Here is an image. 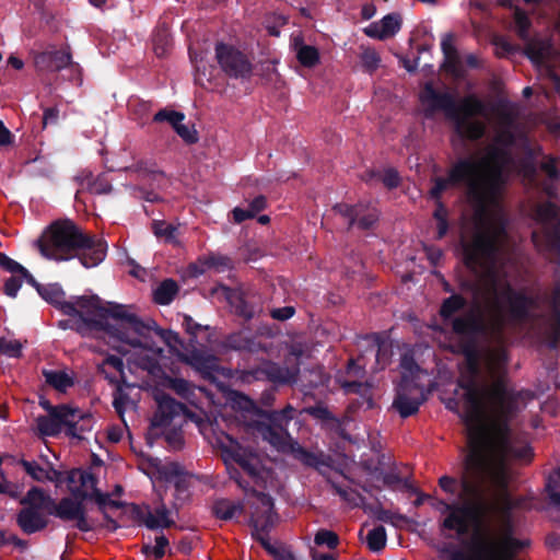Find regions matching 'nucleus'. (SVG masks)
<instances>
[{"mask_svg": "<svg viewBox=\"0 0 560 560\" xmlns=\"http://www.w3.org/2000/svg\"><path fill=\"white\" fill-rule=\"evenodd\" d=\"M509 237L503 223L486 230H476L469 238L462 237L459 246L464 265L472 272L482 271L489 284L491 300L489 302V323H485L472 311L455 316L465 310L468 300L460 293H452L441 303L439 315L444 324H451L452 331L457 336L490 334L502 339L508 325L534 323L540 319L538 298L528 294L524 289L514 288L510 281H499L497 265L504 244Z\"/></svg>", "mask_w": 560, "mask_h": 560, "instance_id": "f257e3e1", "label": "nucleus"}, {"mask_svg": "<svg viewBox=\"0 0 560 560\" xmlns=\"http://www.w3.org/2000/svg\"><path fill=\"white\" fill-rule=\"evenodd\" d=\"M481 352L464 355L459 370L457 387L463 390L460 401L465 411L460 416L468 436L469 451L466 454V466L476 471L488 468L489 442L487 398L502 400L505 388L501 380L488 382L481 373Z\"/></svg>", "mask_w": 560, "mask_h": 560, "instance_id": "f03ea898", "label": "nucleus"}, {"mask_svg": "<svg viewBox=\"0 0 560 560\" xmlns=\"http://www.w3.org/2000/svg\"><path fill=\"white\" fill-rule=\"evenodd\" d=\"M509 352L505 348H497L491 351L488 361V382L501 380L505 388L502 400L487 398L488 408V434L491 436L489 442V464L488 474L499 486L505 485V466L503 456L505 451H511L510 434L511 421L522 410V404L534 398V393L529 389H516L511 384L508 372Z\"/></svg>", "mask_w": 560, "mask_h": 560, "instance_id": "7ed1b4c3", "label": "nucleus"}, {"mask_svg": "<svg viewBox=\"0 0 560 560\" xmlns=\"http://www.w3.org/2000/svg\"><path fill=\"white\" fill-rule=\"evenodd\" d=\"M74 307L78 313L68 315L71 317L69 319L59 320L58 327L74 330L82 337L92 332H104L129 346H139L138 338L132 334L141 335L148 329L136 314L128 312L127 306L116 303L105 306L95 294L77 295Z\"/></svg>", "mask_w": 560, "mask_h": 560, "instance_id": "20e7f679", "label": "nucleus"}, {"mask_svg": "<svg viewBox=\"0 0 560 560\" xmlns=\"http://www.w3.org/2000/svg\"><path fill=\"white\" fill-rule=\"evenodd\" d=\"M36 243L45 258L56 261L78 258L85 268L98 266L108 247L104 238L84 233L71 220L52 223Z\"/></svg>", "mask_w": 560, "mask_h": 560, "instance_id": "39448f33", "label": "nucleus"}, {"mask_svg": "<svg viewBox=\"0 0 560 560\" xmlns=\"http://www.w3.org/2000/svg\"><path fill=\"white\" fill-rule=\"evenodd\" d=\"M510 451H505L503 456V463L505 466V485H497L488 474V468H482L478 471L468 468L466 466V456L463 460L464 476L460 480L463 492L476 500V503L471 506L455 503L451 510L446 513L447 516L443 520L441 526L444 529L456 530L459 535L467 533V518H480L487 511L483 497L485 492L488 491L492 494L500 495L504 494L509 490L511 481V471L508 463Z\"/></svg>", "mask_w": 560, "mask_h": 560, "instance_id": "423d86ee", "label": "nucleus"}, {"mask_svg": "<svg viewBox=\"0 0 560 560\" xmlns=\"http://www.w3.org/2000/svg\"><path fill=\"white\" fill-rule=\"evenodd\" d=\"M429 195L435 202L442 201V194L450 185H465L469 199L477 205H485L499 194L502 174L500 167H497L489 176H482L478 160L467 156L458 159L451 166L446 178L435 177Z\"/></svg>", "mask_w": 560, "mask_h": 560, "instance_id": "0eeeda50", "label": "nucleus"}, {"mask_svg": "<svg viewBox=\"0 0 560 560\" xmlns=\"http://www.w3.org/2000/svg\"><path fill=\"white\" fill-rule=\"evenodd\" d=\"M257 498L262 506V511L259 512L258 509H256L250 515L249 526L253 529V539L259 542L265 551L276 560H298L290 549L284 547L278 548L270 542L269 533L278 518V514L275 511L273 498L265 492H257Z\"/></svg>", "mask_w": 560, "mask_h": 560, "instance_id": "6e6552de", "label": "nucleus"}, {"mask_svg": "<svg viewBox=\"0 0 560 560\" xmlns=\"http://www.w3.org/2000/svg\"><path fill=\"white\" fill-rule=\"evenodd\" d=\"M486 110V103L475 94L466 95L459 102L456 101V113L459 120L451 119L456 135L469 141L482 139L486 135V125L471 118L477 115H485Z\"/></svg>", "mask_w": 560, "mask_h": 560, "instance_id": "1a4fd4ad", "label": "nucleus"}, {"mask_svg": "<svg viewBox=\"0 0 560 560\" xmlns=\"http://www.w3.org/2000/svg\"><path fill=\"white\" fill-rule=\"evenodd\" d=\"M536 219L542 226V250L552 264L560 266V206L552 201L540 203Z\"/></svg>", "mask_w": 560, "mask_h": 560, "instance_id": "9d476101", "label": "nucleus"}, {"mask_svg": "<svg viewBox=\"0 0 560 560\" xmlns=\"http://www.w3.org/2000/svg\"><path fill=\"white\" fill-rule=\"evenodd\" d=\"M218 447L225 464L235 463L248 476L259 485L262 481L261 472L257 466V458L247 447H244L236 439L229 434L218 438Z\"/></svg>", "mask_w": 560, "mask_h": 560, "instance_id": "9b49d317", "label": "nucleus"}, {"mask_svg": "<svg viewBox=\"0 0 560 560\" xmlns=\"http://www.w3.org/2000/svg\"><path fill=\"white\" fill-rule=\"evenodd\" d=\"M299 366L288 368L264 360L259 365L241 372V380L246 383L269 381L277 385H292L298 382Z\"/></svg>", "mask_w": 560, "mask_h": 560, "instance_id": "f8f14e48", "label": "nucleus"}, {"mask_svg": "<svg viewBox=\"0 0 560 560\" xmlns=\"http://www.w3.org/2000/svg\"><path fill=\"white\" fill-rule=\"evenodd\" d=\"M215 58L228 77L242 80L250 78L253 72L252 62L244 52L234 46L222 42L217 43Z\"/></svg>", "mask_w": 560, "mask_h": 560, "instance_id": "ddd939ff", "label": "nucleus"}, {"mask_svg": "<svg viewBox=\"0 0 560 560\" xmlns=\"http://www.w3.org/2000/svg\"><path fill=\"white\" fill-rule=\"evenodd\" d=\"M419 100L424 106V115L430 118L438 112H443L448 120L458 119L456 113V98L447 91L441 92L435 89L432 82H425Z\"/></svg>", "mask_w": 560, "mask_h": 560, "instance_id": "4468645a", "label": "nucleus"}, {"mask_svg": "<svg viewBox=\"0 0 560 560\" xmlns=\"http://www.w3.org/2000/svg\"><path fill=\"white\" fill-rule=\"evenodd\" d=\"M39 405L48 412V416L36 418V428L43 436H57L62 431V422L72 416V407L66 404L54 406L48 400H40Z\"/></svg>", "mask_w": 560, "mask_h": 560, "instance_id": "2eb2a0df", "label": "nucleus"}, {"mask_svg": "<svg viewBox=\"0 0 560 560\" xmlns=\"http://www.w3.org/2000/svg\"><path fill=\"white\" fill-rule=\"evenodd\" d=\"M332 210L347 220V230L353 226L362 231L371 230L378 221V213L376 209L369 208L365 203L359 202L355 205H348L345 202L336 203Z\"/></svg>", "mask_w": 560, "mask_h": 560, "instance_id": "dca6fc26", "label": "nucleus"}, {"mask_svg": "<svg viewBox=\"0 0 560 560\" xmlns=\"http://www.w3.org/2000/svg\"><path fill=\"white\" fill-rule=\"evenodd\" d=\"M154 400L158 408L151 420V425L162 428L168 425L176 416H180L187 411L185 404L177 401L175 398L164 392H156Z\"/></svg>", "mask_w": 560, "mask_h": 560, "instance_id": "f3484780", "label": "nucleus"}, {"mask_svg": "<svg viewBox=\"0 0 560 560\" xmlns=\"http://www.w3.org/2000/svg\"><path fill=\"white\" fill-rule=\"evenodd\" d=\"M132 515L137 522L151 530L170 528L175 525V521L171 517V510L164 503L158 505L153 512L149 506L142 509L135 504Z\"/></svg>", "mask_w": 560, "mask_h": 560, "instance_id": "a211bd4d", "label": "nucleus"}, {"mask_svg": "<svg viewBox=\"0 0 560 560\" xmlns=\"http://www.w3.org/2000/svg\"><path fill=\"white\" fill-rule=\"evenodd\" d=\"M34 65L42 72H58L66 68H79L78 63L72 61L71 54L67 50H46L34 56Z\"/></svg>", "mask_w": 560, "mask_h": 560, "instance_id": "6ab92c4d", "label": "nucleus"}, {"mask_svg": "<svg viewBox=\"0 0 560 560\" xmlns=\"http://www.w3.org/2000/svg\"><path fill=\"white\" fill-rule=\"evenodd\" d=\"M493 544L480 539L469 545L474 556L453 545L444 547L442 553L447 556V560H500L493 557Z\"/></svg>", "mask_w": 560, "mask_h": 560, "instance_id": "aec40b11", "label": "nucleus"}, {"mask_svg": "<svg viewBox=\"0 0 560 560\" xmlns=\"http://www.w3.org/2000/svg\"><path fill=\"white\" fill-rule=\"evenodd\" d=\"M223 347L228 350L241 353H258L265 352L267 349L261 341L250 334V331L240 330L228 335L223 342Z\"/></svg>", "mask_w": 560, "mask_h": 560, "instance_id": "412c9836", "label": "nucleus"}, {"mask_svg": "<svg viewBox=\"0 0 560 560\" xmlns=\"http://www.w3.org/2000/svg\"><path fill=\"white\" fill-rule=\"evenodd\" d=\"M39 296L47 303L51 304L55 308L60 311L63 315L77 314L75 296H71L70 301L66 300V292L59 283H50L40 287Z\"/></svg>", "mask_w": 560, "mask_h": 560, "instance_id": "4be33fe9", "label": "nucleus"}, {"mask_svg": "<svg viewBox=\"0 0 560 560\" xmlns=\"http://www.w3.org/2000/svg\"><path fill=\"white\" fill-rule=\"evenodd\" d=\"M230 303L235 310V314L245 320H250L262 313V303L260 296L237 292L230 296Z\"/></svg>", "mask_w": 560, "mask_h": 560, "instance_id": "5701e85b", "label": "nucleus"}, {"mask_svg": "<svg viewBox=\"0 0 560 560\" xmlns=\"http://www.w3.org/2000/svg\"><path fill=\"white\" fill-rule=\"evenodd\" d=\"M417 392H419L418 396H411L409 385L400 384L393 401V407L398 411L401 418L411 417L419 411L420 406L424 401V397L418 388Z\"/></svg>", "mask_w": 560, "mask_h": 560, "instance_id": "b1692460", "label": "nucleus"}, {"mask_svg": "<svg viewBox=\"0 0 560 560\" xmlns=\"http://www.w3.org/2000/svg\"><path fill=\"white\" fill-rule=\"evenodd\" d=\"M184 361L194 368L202 378L209 381H213L215 378L219 365L214 355L205 354L201 351L194 350L189 355L185 357Z\"/></svg>", "mask_w": 560, "mask_h": 560, "instance_id": "393cba45", "label": "nucleus"}, {"mask_svg": "<svg viewBox=\"0 0 560 560\" xmlns=\"http://www.w3.org/2000/svg\"><path fill=\"white\" fill-rule=\"evenodd\" d=\"M16 524L26 535H32L47 527L48 521L42 512L22 508L16 514Z\"/></svg>", "mask_w": 560, "mask_h": 560, "instance_id": "a878e982", "label": "nucleus"}, {"mask_svg": "<svg viewBox=\"0 0 560 560\" xmlns=\"http://www.w3.org/2000/svg\"><path fill=\"white\" fill-rule=\"evenodd\" d=\"M67 436L82 439V433L89 432L93 427V417L91 413L83 412L79 408L72 407V416L68 417V421L62 422V428Z\"/></svg>", "mask_w": 560, "mask_h": 560, "instance_id": "bb28decb", "label": "nucleus"}, {"mask_svg": "<svg viewBox=\"0 0 560 560\" xmlns=\"http://www.w3.org/2000/svg\"><path fill=\"white\" fill-rule=\"evenodd\" d=\"M141 323L144 326H148V329L143 334H132L133 337L138 338L140 345L139 346H132L133 348H147V346L143 343L142 338H148L151 331H154L166 346L170 348H175L177 346H183V340L180 339L179 335L173 330L170 329H163L158 327L156 323L152 319L148 322H143L141 318H139Z\"/></svg>", "mask_w": 560, "mask_h": 560, "instance_id": "cd10ccee", "label": "nucleus"}, {"mask_svg": "<svg viewBox=\"0 0 560 560\" xmlns=\"http://www.w3.org/2000/svg\"><path fill=\"white\" fill-rule=\"evenodd\" d=\"M289 448L293 458L306 467L318 469L320 466H329V457H326L323 453L311 452L296 441H291Z\"/></svg>", "mask_w": 560, "mask_h": 560, "instance_id": "c85d7f7f", "label": "nucleus"}, {"mask_svg": "<svg viewBox=\"0 0 560 560\" xmlns=\"http://www.w3.org/2000/svg\"><path fill=\"white\" fill-rule=\"evenodd\" d=\"M20 504L27 509H34L38 512L45 511L47 514H50L54 499L43 489L38 487H32L20 500Z\"/></svg>", "mask_w": 560, "mask_h": 560, "instance_id": "c756f323", "label": "nucleus"}, {"mask_svg": "<svg viewBox=\"0 0 560 560\" xmlns=\"http://www.w3.org/2000/svg\"><path fill=\"white\" fill-rule=\"evenodd\" d=\"M244 510L243 501H232L226 498L217 499L212 504L213 515L222 521H231L235 516L242 515Z\"/></svg>", "mask_w": 560, "mask_h": 560, "instance_id": "7c9ffc66", "label": "nucleus"}, {"mask_svg": "<svg viewBox=\"0 0 560 560\" xmlns=\"http://www.w3.org/2000/svg\"><path fill=\"white\" fill-rule=\"evenodd\" d=\"M295 413V408L288 404L281 410L264 411L262 417L268 421L267 424L272 425L275 428L288 430V425L291 422V420L294 419Z\"/></svg>", "mask_w": 560, "mask_h": 560, "instance_id": "2f4dec72", "label": "nucleus"}, {"mask_svg": "<svg viewBox=\"0 0 560 560\" xmlns=\"http://www.w3.org/2000/svg\"><path fill=\"white\" fill-rule=\"evenodd\" d=\"M259 429L264 439L275 447L282 448L293 441L288 430L275 428L266 423H260Z\"/></svg>", "mask_w": 560, "mask_h": 560, "instance_id": "473e14b6", "label": "nucleus"}, {"mask_svg": "<svg viewBox=\"0 0 560 560\" xmlns=\"http://www.w3.org/2000/svg\"><path fill=\"white\" fill-rule=\"evenodd\" d=\"M178 289L175 280L165 279L154 290L153 300L159 305H168L175 299Z\"/></svg>", "mask_w": 560, "mask_h": 560, "instance_id": "72a5a7b5", "label": "nucleus"}, {"mask_svg": "<svg viewBox=\"0 0 560 560\" xmlns=\"http://www.w3.org/2000/svg\"><path fill=\"white\" fill-rule=\"evenodd\" d=\"M153 50L156 57L164 58L172 48V37L165 26L158 27L152 36Z\"/></svg>", "mask_w": 560, "mask_h": 560, "instance_id": "f704fd0d", "label": "nucleus"}, {"mask_svg": "<svg viewBox=\"0 0 560 560\" xmlns=\"http://www.w3.org/2000/svg\"><path fill=\"white\" fill-rule=\"evenodd\" d=\"M362 179L365 180L366 183H371L374 179H378L388 189L397 188L400 184V177H399L398 172L392 167L385 170V172L383 174L381 172L374 171V170L368 171L362 176Z\"/></svg>", "mask_w": 560, "mask_h": 560, "instance_id": "c9c22d12", "label": "nucleus"}, {"mask_svg": "<svg viewBox=\"0 0 560 560\" xmlns=\"http://www.w3.org/2000/svg\"><path fill=\"white\" fill-rule=\"evenodd\" d=\"M43 375L45 382L60 393H65L74 384L72 377L65 371L44 370Z\"/></svg>", "mask_w": 560, "mask_h": 560, "instance_id": "e433bc0d", "label": "nucleus"}, {"mask_svg": "<svg viewBox=\"0 0 560 560\" xmlns=\"http://www.w3.org/2000/svg\"><path fill=\"white\" fill-rule=\"evenodd\" d=\"M233 463H228L225 464L226 466V470H228V474L230 476V479H232L233 481H235V483L245 492V493H250L253 497H255L256 499L257 498V490L250 486V482L249 480H247L246 478H244L242 471L237 468V467H234L232 465ZM257 505L254 506V511H256V509H258L259 512L262 511V506L259 502V500H257Z\"/></svg>", "mask_w": 560, "mask_h": 560, "instance_id": "4c0bfd02", "label": "nucleus"}, {"mask_svg": "<svg viewBox=\"0 0 560 560\" xmlns=\"http://www.w3.org/2000/svg\"><path fill=\"white\" fill-rule=\"evenodd\" d=\"M163 385L166 388L174 390L178 396L184 399H189L194 396V386L190 382L182 378V377H173L170 375H165L163 377Z\"/></svg>", "mask_w": 560, "mask_h": 560, "instance_id": "58836bf2", "label": "nucleus"}, {"mask_svg": "<svg viewBox=\"0 0 560 560\" xmlns=\"http://www.w3.org/2000/svg\"><path fill=\"white\" fill-rule=\"evenodd\" d=\"M376 346L375 362L378 370H384L389 363L393 355V347L390 343L382 340L378 335H372Z\"/></svg>", "mask_w": 560, "mask_h": 560, "instance_id": "ea45409f", "label": "nucleus"}, {"mask_svg": "<svg viewBox=\"0 0 560 560\" xmlns=\"http://www.w3.org/2000/svg\"><path fill=\"white\" fill-rule=\"evenodd\" d=\"M296 46V59L306 68H313L319 62V51L315 46L301 43Z\"/></svg>", "mask_w": 560, "mask_h": 560, "instance_id": "a19ab883", "label": "nucleus"}, {"mask_svg": "<svg viewBox=\"0 0 560 560\" xmlns=\"http://www.w3.org/2000/svg\"><path fill=\"white\" fill-rule=\"evenodd\" d=\"M74 504L72 498H62L58 503L54 500L49 515H54L62 521H74Z\"/></svg>", "mask_w": 560, "mask_h": 560, "instance_id": "79ce46f5", "label": "nucleus"}, {"mask_svg": "<svg viewBox=\"0 0 560 560\" xmlns=\"http://www.w3.org/2000/svg\"><path fill=\"white\" fill-rule=\"evenodd\" d=\"M402 20L399 13H389L380 21V31L384 39L393 37L401 28Z\"/></svg>", "mask_w": 560, "mask_h": 560, "instance_id": "37998d69", "label": "nucleus"}, {"mask_svg": "<svg viewBox=\"0 0 560 560\" xmlns=\"http://www.w3.org/2000/svg\"><path fill=\"white\" fill-rule=\"evenodd\" d=\"M387 541L386 529L383 525H378L371 529L366 535V545L373 552L382 551Z\"/></svg>", "mask_w": 560, "mask_h": 560, "instance_id": "c03bdc74", "label": "nucleus"}, {"mask_svg": "<svg viewBox=\"0 0 560 560\" xmlns=\"http://www.w3.org/2000/svg\"><path fill=\"white\" fill-rule=\"evenodd\" d=\"M513 18L517 36L521 39L526 40L529 37V28L532 26V22L526 11L521 8H516L514 10Z\"/></svg>", "mask_w": 560, "mask_h": 560, "instance_id": "a18cd8bd", "label": "nucleus"}, {"mask_svg": "<svg viewBox=\"0 0 560 560\" xmlns=\"http://www.w3.org/2000/svg\"><path fill=\"white\" fill-rule=\"evenodd\" d=\"M520 172L529 182H534L537 177L538 167L535 160L534 150L529 149L526 155L520 161Z\"/></svg>", "mask_w": 560, "mask_h": 560, "instance_id": "49530a36", "label": "nucleus"}, {"mask_svg": "<svg viewBox=\"0 0 560 560\" xmlns=\"http://www.w3.org/2000/svg\"><path fill=\"white\" fill-rule=\"evenodd\" d=\"M168 538L164 534H161L155 537L154 547H152L151 545H143L141 551L145 556L152 555L154 559L160 560L165 556L166 548L168 547Z\"/></svg>", "mask_w": 560, "mask_h": 560, "instance_id": "de8ad7c7", "label": "nucleus"}, {"mask_svg": "<svg viewBox=\"0 0 560 560\" xmlns=\"http://www.w3.org/2000/svg\"><path fill=\"white\" fill-rule=\"evenodd\" d=\"M177 228L163 220H154L152 222V232L158 238H165L166 242L172 243L176 237Z\"/></svg>", "mask_w": 560, "mask_h": 560, "instance_id": "09e8293b", "label": "nucleus"}, {"mask_svg": "<svg viewBox=\"0 0 560 560\" xmlns=\"http://www.w3.org/2000/svg\"><path fill=\"white\" fill-rule=\"evenodd\" d=\"M509 154L505 150L503 149H500V148H493L491 149V151L489 152V159L490 161L493 163V166L491 167V170L489 171V173H485L482 171V162L481 161H478L480 163V173L482 176H489L493 170H495L497 167H500L501 170V174L503 175V172H502V163L508 159ZM504 183V179L502 178V183H501V186L503 185Z\"/></svg>", "mask_w": 560, "mask_h": 560, "instance_id": "8fccbe9b", "label": "nucleus"}, {"mask_svg": "<svg viewBox=\"0 0 560 560\" xmlns=\"http://www.w3.org/2000/svg\"><path fill=\"white\" fill-rule=\"evenodd\" d=\"M560 158L547 155L545 161L540 163L539 167L550 180L556 182L560 179V170L558 168Z\"/></svg>", "mask_w": 560, "mask_h": 560, "instance_id": "3c124183", "label": "nucleus"}, {"mask_svg": "<svg viewBox=\"0 0 560 560\" xmlns=\"http://www.w3.org/2000/svg\"><path fill=\"white\" fill-rule=\"evenodd\" d=\"M314 542L317 546H327L329 549H336L339 545V537L332 530L319 529L314 537Z\"/></svg>", "mask_w": 560, "mask_h": 560, "instance_id": "603ef678", "label": "nucleus"}, {"mask_svg": "<svg viewBox=\"0 0 560 560\" xmlns=\"http://www.w3.org/2000/svg\"><path fill=\"white\" fill-rule=\"evenodd\" d=\"M19 464L23 467L25 472L35 481L43 482L45 481L46 469L43 468L35 460H26L22 458Z\"/></svg>", "mask_w": 560, "mask_h": 560, "instance_id": "864d4df0", "label": "nucleus"}, {"mask_svg": "<svg viewBox=\"0 0 560 560\" xmlns=\"http://www.w3.org/2000/svg\"><path fill=\"white\" fill-rule=\"evenodd\" d=\"M185 119V115L180 112L171 110L167 108L160 109L154 116V122H168L172 128L176 125V122H182Z\"/></svg>", "mask_w": 560, "mask_h": 560, "instance_id": "5fc2aeb1", "label": "nucleus"}, {"mask_svg": "<svg viewBox=\"0 0 560 560\" xmlns=\"http://www.w3.org/2000/svg\"><path fill=\"white\" fill-rule=\"evenodd\" d=\"M74 521L75 527L83 533L90 532L93 529V526L88 521L86 511L83 502L75 501L74 504Z\"/></svg>", "mask_w": 560, "mask_h": 560, "instance_id": "6e6d98bb", "label": "nucleus"}, {"mask_svg": "<svg viewBox=\"0 0 560 560\" xmlns=\"http://www.w3.org/2000/svg\"><path fill=\"white\" fill-rule=\"evenodd\" d=\"M173 129L187 144H194L199 140L198 132L194 126L184 125L182 121L176 122Z\"/></svg>", "mask_w": 560, "mask_h": 560, "instance_id": "4d7b16f0", "label": "nucleus"}, {"mask_svg": "<svg viewBox=\"0 0 560 560\" xmlns=\"http://www.w3.org/2000/svg\"><path fill=\"white\" fill-rule=\"evenodd\" d=\"M304 412L312 416L313 418L320 420L328 424V422L334 419V413L324 405L317 404L315 406H310L304 409Z\"/></svg>", "mask_w": 560, "mask_h": 560, "instance_id": "13d9d810", "label": "nucleus"}, {"mask_svg": "<svg viewBox=\"0 0 560 560\" xmlns=\"http://www.w3.org/2000/svg\"><path fill=\"white\" fill-rule=\"evenodd\" d=\"M0 353L11 358H20L22 355V345L18 340H5L0 338Z\"/></svg>", "mask_w": 560, "mask_h": 560, "instance_id": "bf43d9fd", "label": "nucleus"}, {"mask_svg": "<svg viewBox=\"0 0 560 560\" xmlns=\"http://www.w3.org/2000/svg\"><path fill=\"white\" fill-rule=\"evenodd\" d=\"M361 62H362L363 68L368 72L372 73L373 71H375L378 68L381 58L375 50L368 49L362 54Z\"/></svg>", "mask_w": 560, "mask_h": 560, "instance_id": "052dcab7", "label": "nucleus"}, {"mask_svg": "<svg viewBox=\"0 0 560 560\" xmlns=\"http://www.w3.org/2000/svg\"><path fill=\"white\" fill-rule=\"evenodd\" d=\"M560 488V464L555 467L547 476L545 483V492L547 497H550V493L557 492Z\"/></svg>", "mask_w": 560, "mask_h": 560, "instance_id": "680f3d73", "label": "nucleus"}, {"mask_svg": "<svg viewBox=\"0 0 560 560\" xmlns=\"http://www.w3.org/2000/svg\"><path fill=\"white\" fill-rule=\"evenodd\" d=\"M477 336L478 335L462 336L465 339L459 343L458 347H459V353L463 357L464 355H469V354L480 353V349H479L477 340H476Z\"/></svg>", "mask_w": 560, "mask_h": 560, "instance_id": "e2e57ef3", "label": "nucleus"}, {"mask_svg": "<svg viewBox=\"0 0 560 560\" xmlns=\"http://www.w3.org/2000/svg\"><path fill=\"white\" fill-rule=\"evenodd\" d=\"M182 326L185 331L191 336L192 339L197 338L198 332L201 330H208V326H202L194 320L190 315H183Z\"/></svg>", "mask_w": 560, "mask_h": 560, "instance_id": "0e129e2a", "label": "nucleus"}, {"mask_svg": "<svg viewBox=\"0 0 560 560\" xmlns=\"http://www.w3.org/2000/svg\"><path fill=\"white\" fill-rule=\"evenodd\" d=\"M327 482L332 488L335 493L338 494L346 502H349V503L353 502L354 497H358L361 500H363V498L355 491H353V490L349 491V490L345 489L343 487H341L339 483L332 481L331 479H328Z\"/></svg>", "mask_w": 560, "mask_h": 560, "instance_id": "69168bd1", "label": "nucleus"}, {"mask_svg": "<svg viewBox=\"0 0 560 560\" xmlns=\"http://www.w3.org/2000/svg\"><path fill=\"white\" fill-rule=\"evenodd\" d=\"M442 67L446 72L455 77H459L462 74L460 60L458 54L444 57V62Z\"/></svg>", "mask_w": 560, "mask_h": 560, "instance_id": "338daca9", "label": "nucleus"}, {"mask_svg": "<svg viewBox=\"0 0 560 560\" xmlns=\"http://www.w3.org/2000/svg\"><path fill=\"white\" fill-rule=\"evenodd\" d=\"M556 320L551 325L548 347L550 349H556L560 342V312H553Z\"/></svg>", "mask_w": 560, "mask_h": 560, "instance_id": "774afa93", "label": "nucleus"}]
</instances>
